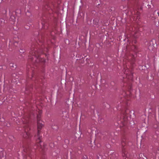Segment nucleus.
I'll list each match as a JSON object with an SVG mask.
<instances>
[{"label": "nucleus", "mask_w": 159, "mask_h": 159, "mask_svg": "<svg viewBox=\"0 0 159 159\" xmlns=\"http://www.w3.org/2000/svg\"><path fill=\"white\" fill-rule=\"evenodd\" d=\"M40 116L38 115L37 116V127L38 129V132L37 135V138L39 140H40V136L39 135L40 133V130L41 128L43 126V125L42 124V122L40 120Z\"/></svg>", "instance_id": "obj_1"}, {"label": "nucleus", "mask_w": 159, "mask_h": 159, "mask_svg": "<svg viewBox=\"0 0 159 159\" xmlns=\"http://www.w3.org/2000/svg\"><path fill=\"white\" fill-rule=\"evenodd\" d=\"M25 135H24V137L25 138H26L27 137V136L28 135V134L27 133H25Z\"/></svg>", "instance_id": "obj_2"}]
</instances>
